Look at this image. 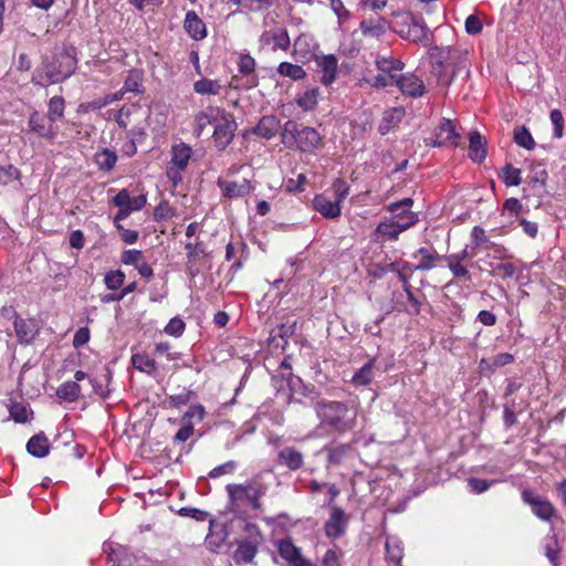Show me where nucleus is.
<instances>
[{"instance_id":"nucleus-51","label":"nucleus","mask_w":566,"mask_h":566,"mask_svg":"<svg viewBox=\"0 0 566 566\" xmlns=\"http://www.w3.org/2000/svg\"><path fill=\"white\" fill-rule=\"evenodd\" d=\"M502 480H491L486 481L479 478H469L468 479V488L474 494H481L488 491L493 484L501 482Z\"/></svg>"},{"instance_id":"nucleus-1","label":"nucleus","mask_w":566,"mask_h":566,"mask_svg":"<svg viewBox=\"0 0 566 566\" xmlns=\"http://www.w3.org/2000/svg\"><path fill=\"white\" fill-rule=\"evenodd\" d=\"M77 60L73 46H63L56 51L52 59L42 61L32 75V83L39 86H49L69 78L76 70Z\"/></svg>"},{"instance_id":"nucleus-50","label":"nucleus","mask_w":566,"mask_h":566,"mask_svg":"<svg viewBox=\"0 0 566 566\" xmlns=\"http://www.w3.org/2000/svg\"><path fill=\"white\" fill-rule=\"evenodd\" d=\"M123 90L125 92L140 93L142 92V74L137 70L129 71Z\"/></svg>"},{"instance_id":"nucleus-10","label":"nucleus","mask_w":566,"mask_h":566,"mask_svg":"<svg viewBox=\"0 0 566 566\" xmlns=\"http://www.w3.org/2000/svg\"><path fill=\"white\" fill-rule=\"evenodd\" d=\"M523 501L532 506V512L542 521H551V518L555 515V507L553 504L541 496H536L530 490H524L522 492Z\"/></svg>"},{"instance_id":"nucleus-21","label":"nucleus","mask_w":566,"mask_h":566,"mask_svg":"<svg viewBox=\"0 0 566 566\" xmlns=\"http://www.w3.org/2000/svg\"><path fill=\"white\" fill-rule=\"evenodd\" d=\"M318 71L321 75V82L328 86L335 82L337 76V59L334 55H324L317 61Z\"/></svg>"},{"instance_id":"nucleus-29","label":"nucleus","mask_w":566,"mask_h":566,"mask_svg":"<svg viewBox=\"0 0 566 566\" xmlns=\"http://www.w3.org/2000/svg\"><path fill=\"white\" fill-rule=\"evenodd\" d=\"M421 256L420 262L415 265L413 270L416 271H429L436 266V262L439 260H443V256H440L434 250L428 248H420L413 254V258Z\"/></svg>"},{"instance_id":"nucleus-31","label":"nucleus","mask_w":566,"mask_h":566,"mask_svg":"<svg viewBox=\"0 0 566 566\" xmlns=\"http://www.w3.org/2000/svg\"><path fill=\"white\" fill-rule=\"evenodd\" d=\"M28 452L35 458H44L49 454V440L43 432L33 436L27 443Z\"/></svg>"},{"instance_id":"nucleus-47","label":"nucleus","mask_w":566,"mask_h":566,"mask_svg":"<svg viewBox=\"0 0 566 566\" xmlns=\"http://www.w3.org/2000/svg\"><path fill=\"white\" fill-rule=\"evenodd\" d=\"M95 161L99 168L111 170L117 161V155L114 151L104 148L103 150L96 153Z\"/></svg>"},{"instance_id":"nucleus-3","label":"nucleus","mask_w":566,"mask_h":566,"mask_svg":"<svg viewBox=\"0 0 566 566\" xmlns=\"http://www.w3.org/2000/svg\"><path fill=\"white\" fill-rule=\"evenodd\" d=\"M392 31L401 39L426 48H431L434 42L433 32L420 14H398V20L392 24Z\"/></svg>"},{"instance_id":"nucleus-13","label":"nucleus","mask_w":566,"mask_h":566,"mask_svg":"<svg viewBox=\"0 0 566 566\" xmlns=\"http://www.w3.org/2000/svg\"><path fill=\"white\" fill-rule=\"evenodd\" d=\"M217 186L222 192V196L228 199H237L249 195L253 188L248 179L241 181H230L219 178Z\"/></svg>"},{"instance_id":"nucleus-30","label":"nucleus","mask_w":566,"mask_h":566,"mask_svg":"<svg viewBox=\"0 0 566 566\" xmlns=\"http://www.w3.org/2000/svg\"><path fill=\"white\" fill-rule=\"evenodd\" d=\"M375 63L377 69L388 76L398 75L397 72L402 71L405 67V63L402 61L390 55H377Z\"/></svg>"},{"instance_id":"nucleus-37","label":"nucleus","mask_w":566,"mask_h":566,"mask_svg":"<svg viewBox=\"0 0 566 566\" xmlns=\"http://www.w3.org/2000/svg\"><path fill=\"white\" fill-rule=\"evenodd\" d=\"M221 87L219 81L209 78H201L193 84L195 92L201 95H217Z\"/></svg>"},{"instance_id":"nucleus-27","label":"nucleus","mask_w":566,"mask_h":566,"mask_svg":"<svg viewBox=\"0 0 566 566\" xmlns=\"http://www.w3.org/2000/svg\"><path fill=\"white\" fill-rule=\"evenodd\" d=\"M386 558L394 566H401L403 558L402 542L396 536H388L385 543Z\"/></svg>"},{"instance_id":"nucleus-59","label":"nucleus","mask_w":566,"mask_h":566,"mask_svg":"<svg viewBox=\"0 0 566 566\" xmlns=\"http://www.w3.org/2000/svg\"><path fill=\"white\" fill-rule=\"evenodd\" d=\"M340 549H327L322 557V566H342L340 565Z\"/></svg>"},{"instance_id":"nucleus-62","label":"nucleus","mask_w":566,"mask_h":566,"mask_svg":"<svg viewBox=\"0 0 566 566\" xmlns=\"http://www.w3.org/2000/svg\"><path fill=\"white\" fill-rule=\"evenodd\" d=\"M406 297H407V304H405V311L409 314L417 315L420 312V302L417 300L415 294L411 292V290H407Z\"/></svg>"},{"instance_id":"nucleus-9","label":"nucleus","mask_w":566,"mask_h":566,"mask_svg":"<svg viewBox=\"0 0 566 566\" xmlns=\"http://www.w3.org/2000/svg\"><path fill=\"white\" fill-rule=\"evenodd\" d=\"M290 36L285 28L276 27L271 30H266L260 36L261 48L270 49L271 51H286L290 48Z\"/></svg>"},{"instance_id":"nucleus-46","label":"nucleus","mask_w":566,"mask_h":566,"mask_svg":"<svg viewBox=\"0 0 566 566\" xmlns=\"http://www.w3.org/2000/svg\"><path fill=\"white\" fill-rule=\"evenodd\" d=\"M64 108H65V103H64L63 97H61V96H53L49 101L48 115L46 116L51 120H53L55 123L56 120H59L60 118L63 117Z\"/></svg>"},{"instance_id":"nucleus-45","label":"nucleus","mask_w":566,"mask_h":566,"mask_svg":"<svg viewBox=\"0 0 566 566\" xmlns=\"http://www.w3.org/2000/svg\"><path fill=\"white\" fill-rule=\"evenodd\" d=\"M377 232L388 239L397 240L399 234L403 232V224H399L395 220L385 221L378 224Z\"/></svg>"},{"instance_id":"nucleus-22","label":"nucleus","mask_w":566,"mask_h":566,"mask_svg":"<svg viewBox=\"0 0 566 566\" xmlns=\"http://www.w3.org/2000/svg\"><path fill=\"white\" fill-rule=\"evenodd\" d=\"M322 451L326 453L327 468L338 467L349 455L352 446L348 443L327 446Z\"/></svg>"},{"instance_id":"nucleus-38","label":"nucleus","mask_w":566,"mask_h":566,"mask_svg":"<svg viewBox=\"0 0 566 566\" xmlns=\"http://www.w3.org/2000/svg\"><path fill=\"white\" fill-rule=\"evenodd\" d=\"M318 95H319L318 88L307 90L297 96L296 103L302 109L312 111L317 105Z\"/></svg>"},{"instance_id":"nucleus-64","label":"nucleus","mask_w":566,"mask_h":566,"mask_svg":"<svg viewBox=\"0 0 566 566\" xmlns=\"http://www.w3.org/2000/svg\"><path fill=\"white\" fill-rule=\"evenodd\" d=\"M465 31L469 34H479L482 31V22L476 15H469L465 20Z\"/></svg>"},{"instance_id":"nucleus-63","label":"nucleus","mask_w":566,"mask_h":566,"mask_svg":"<svg viewBox=\"0 0 566 566\" xmlns=\"http://www.w3.org/2000/svg\"><path fill=\"white\" fill-rule=\"evenodd\" d=\"M90 329L88 327H81L78 328L75 334H74V337H73V346L75 348H81L83 347L84 345H86L90 340Z\"/></svg>"},{"instance_id":"nucleus-54","label":"nucleus","mask_w":566,"mask_h":566,"mask_svg":"<svg viewBox=\"0 0 566 566\" xmlns=\"http://www.w3.org/2000/svg\"><path fill=\"white\" fill-rule=\"evenodd\" d=\"M11 418L19 423H25L29 420L30 410L20 402H14L9 408Z\"/></svg>"},{"instance_id":"nucleus-26","label":"nucleus","mask_w":566,"mask_h":566,"mask_svg":"<svg viewBox=\"0 0 566 566\" xmlns=\"http://www.w3.org/2000/svg\"><path fill=\"white\" fill-rule=\"evenodd\" d=\"M238 66L240 73L245 77L244 86L248 88L255 87L258 85V78L255 76V60L250 54H241L238 60Z\"/></svg>"},{"instance_id":"nucleus-28","label":"nucleus","mask_w":566,"mask_h":566,"mask_svg":"<svg viewBox=\"0 0 566 566\" xmlns=\"http://www.w3.org/2000/svg\"><path fill=\"white\" fill-rule=\"evenodd\" d=\"M281 128L280 120L275 116H263L254 128V134L265 138H273Z\"/></svg>"},{"instance_id":"nucleus-18","label":"nucleus","mask_w":566,"mask_h":566,"mask_svg":"<svg viewBox=\"0 0 566 566\" xmlns=\"http://www.w3.org/2000/svg\"><path fill=\"white\" fill-rule=\"evenodd\" d=\"M313 208L326 219H336L342 213V206L336 200L332 201L323 193L314 197Z\"/></svg>"},{"instance_id":"nucleus-11","label":"nucleus","mask_w":566,"mask_h":566,"mask_svg":"<svg viewBox=\"0 0 566 566\" xmlns=\"http://www.w3.org/2000/svg\"><path fill=\"white\" fill-rule=\"evenodd\" d=\"M103 552L107 555L108 566H133L134 564V556L123 545L105 542Z\"/></svg>"},{"instance_id":"nucleus-49","label":"nucleus","mask_w":566,"mask_h":566,"mask_svg":"<svg viewBox=\"0 0 566 566\" xmlns=\"http://www.w3.org/2000/svg\"><path fill=\"white\" fill-rule=\"evenodd\" d=\"M502 179L506 186H518L522 181L521 170L507 164L502 169Z\"/></svg>"},{"instance_id":"nucleus-41","label":"nucleus","mask_w":566,"mask_h":566,"mask_svg":"<svg viewBox=\"0 0 566 566\" xmlns=\"http://www.w3.org/2000/svg\"><path fill=\"white\" fill-rule=\"evenodd\" d=\"M134 368L146 374H153L156 370V361L147 354H134L132 356Z\"/></svg>"},{"instance_id":"nucleus-48","label":"nucleus","mask_w":566,"mask_h":566,"mask_svg":"<svg viewBox=\"0 0 566 566\" xmlns=\"http://www.w3.org/2000/svg\"><path fill=\"white\" fill-rule=\"evenodd\" d=\"M514 142L520 146L527 150H531L535 147L534 138L531 133L524 126L518 127L514 130Z\"/></svg>"},{"instance_id":"nucleus-2","label":"nucleus","mask_w":566,"mask_h":566,"mask_svg":"<svg viewBox=\"0 0 566 566\" xmlns=\"http://www.w3.org/2000/svg\"><path fill=\"white\" fill-rule=\"evenodd\" d=\"M313 408L321 426L328 427L336 432L344 433L356 424L355 416L350 415L344 402L321 399L313 402Z\"/></svg>"},{"instance_id":"nucleus-44","label":"nucleus","mask_w":566,"mask_h":566,"mask_svg":"<svg viewBox=\"0 0 566 566\" xmlns=\"http://www.w3.org/2000/svg\"><path fill=\"white\" fill-rule=\"evenodd\" d=\"M277 73L294 81L301 80L306 75L302 66L292 64L290 62L280 63L277 66Z\"/></svg>"},{"instance_id":"nucleus-34","label":"nucleus","mask_w":566,"mask_h":566,"mask_svg":"<svg viewBox=\"0 0 566 566\" xmlns=\"http://www.w3.org/2000/svg\"><path fill=\"white\" fill-rule=\"evenodd\" d=\"M81 395V386L76 381H65L56 390V396L65 401L73 402Z\"/></svg>"},{"instance_id":"nucleus-40","label":"nucleus","mask_w":566,"mask_h":566,"mask_svg":"<svg viewBox=\"0 0 566 566\" xmlns=\"http://www.w3.org/2000/svg\"><path fill=\"white\" fill-rule=\"evenodd\" d=\"M437 134L446 145H457V139L459 138V134L455 132L454 126L451 120L444 119L439 127L437 128Z\"/></svg>"},{"instance_id":"nucleus-52","label":"nucleus","mask_w":566,"mask_h":566,"mask_svg":"<svg viewBox=\"0 0 566 566\" xmlns=\"http://www.w3.org/2000/svg\"><path fill=\"white\" fill-rule=\"evenodd\" d=\"M20 178V170L13 165L0 166V185L7 186Z\"/></svg>"},{"instance_id":"nucleus-42","label":"nucleus","mask_w":566,"mask_h":566,"mask_svg":"<svg viewBox=\"0 0 566 566\" xmlns=\"http://www.w3.org/2000/svg\"><path fill=\"white\" fill-rule=\"evenodd\" d=\"M205 256H206L205 247H201L200 249H197L196 251L193 250V252H188L187 253V258H188L187 265H186L187 266V273L191 277H195V276H197L199 274V272H200L199 262Z\"/></svg>"},{"instance_id":"nucleus-19","label":"nucleus","mask_w":566,"mask_h":566,"mask_svg":"<svg viewBox=\"0 0 566 566\" xmlns=\"http://www.w3.org/2000/svg\"><path fill=\"white\" fill-rule=\"evenodd\" d=\"M389 29L392 30V24L382 17L365 19L360 22L361 33L368 38L378 39Z\"/></svg>"},{"instance_id":"nucleus-43","label":"nucleus","mask_w":566,"mask_h":566,"mask_svg":"<svg viewBox=\"0 0 566 566\" xmlns=\"http://www.w3.org/2000/svg\"><path fill=\"white\" fill-rule=\"evenodd\" d=\"M544 549H545V556L548 558V560L554 565H558V555L560 552V546L557 542L556 535H548L544 539Z\"/></svg>"},{"instance_id":"nucleus-61","label":"nucleus","mask_w":566,"mask_h":566,"mask_svg":"<svg viewBox=\"0 0 566 566\" xmlns=\"http://www.w3.org/2000/svg\"><path fill=\"white\" fill-rule=\"evenodd\" d=\"M154 214L156 219L166 220L175 216V210L170 207L168 201H161L156 207Z\"/></svg>"},{"instance_id":"nucleus-55","label":"nucleus","mask_w":566,"mask_h":566,"mask_svg":"<svg viewBox=\"0 0 566 566\" xmlns=\"http://www.w3.org/2000/svg\"><path fill=\"white\" fill-rule=\"evenodd\" d=\"M333 191L335 193V200L342 206V202L346 199L349 193V187L343 179H336L333 182Z\"/></svg>"},{"instance_id":"nucleus-7","label":"nucleus","mask_w":566,"mask_h":566,"mask_svg":"<svg viewBox=\"0 0 566 566\" xmlns=\"http://www.w3.org/2000/svg\"><path fill=\"white\" fill-rule=\"evenodd\" d=\"M237 123L233 116L226 111L214 124L213 138L219 150H224L233 139Z\"/></svg>"},{"instance_id":"nucleus-6","label":"nucleus","mask_w":566,"mask_h":566,"mask_svg":"<svg viewBox=\"0 0 566 566\" xmlns=\"http://www.w3.org/2000/svg\"><path fill=\"white\" fill-rule=\"evenodd\" d=\"M28 132L39 138L53 142L59 133V126L40 112H32L28 119Z\"/></svg>"},{"instance_id":"nucleus-56","label":"nucleus","mask_w":566,"mask_h":566,"mask_svg":"<svg viewBox=\"0 0 566 566\" xmlns=\"http://www.w3.org/2000/svg\"><path fill=\"white\" fill-rule=\"evenodd\" d=\"M489 243V238L483 228L475 226L471 231V249L476 250L481 244Z\"/></svg>"},{"instance_id":"nucleus-39","label":"nucleus","mask_w":566,"mask_h":566,"mask_svg":"<svg viewBox=\"0 0 566 566\" xmlns=\"http://www.w3.org/2000/svg\"><path fill=\"white\" fill-rule=\"evenodd\" d=\"M375 364V358L370 359L361 368H359L353 376V382L357 386H366L371 382L374 378L373 367Z\"/></svg>"},{"instance_id":"nucleus-57","label":"nucleus","mask_w":566,"mask_h":566,"mask_svg":"<svg viewBox=\"0 0 566 566\" xmlns=\"http://www.w3.org/2000/svg\"><path fill=\"white\" fill-rule=\"evenodd\" d=\"M235 469H237V462L228 461V462L220 464V465L216 467L214 469H212L208 475L211 479H216V478H219L224 474H231L235 471Z\"/></svg>"},{"instance_id":"nucleus-53","label":"nucleus","mask_w":566,"mask_h":566,"mask_svg":"<svg viewBox=\"0 0 566 566\" xmlns=\"http://www.w3.org/2000/svg\"><path fill=\"white\" fill-rule=\"evenodd\" d=\"M125 280V274L120 270L109 271L105 274L104 282L108 290L119 289Z\"/></svg>"},{"instance_id":"nucleus-15","label":"nucleus","mask_w":566,"mask_h":566,"mask_svg":"<svg viewBox=\"0 0 566 566\" xmlns=\"http://www.w3.org/2000/svg\"><path fill=\"white\" fill-rule=\"evenodd\" d=\"M396 85L402 94L410 97H420L426 90L423 81L412 73L398 75Z\"/></svg>"},{"instance_id":"nucleus-16","label":"nucleus","mask_w":566,"mask_h":566,"mask_svg":"<svg viewBox=\"0 0 566 566\" xmlns=\"http://www.w3.org/2000/svg\"><path fill=\"white\" fill-rule=\"evenodd\" d=\"M13 327L20 344L31 343L38 334L36 323L24 319L19 314H13Z\"/></svg>"},{"instance_id":"nucleus-5","label":"nucleus","mask_w":566,"mask_h":566,"mask_svg":"<svg viewBox=\"0 0 566 566\" xmlns=\"http://www.w3.org/2000/svg\"><path fill=\"white\" fill-rule=\"evenodd\" d=\"M226 491L231 511H237L242 504H250L252 509L261 507V497L268 492V485L261 479H252L242 484H228Z\"/></svg>"},{"instance_id":"nucleus-4","label":"nucleus","mask_w":566,"mask_h":566,"mask_svg":"<svg viewBox=\"0 0 566 566\" xmlns=\"http://www.w3.org/2000/svg\"><path fill=\"white\" fill-rule=\"evenodd\" d=\"M322 140V135L315 128L298 125L294 120H287L282 128L283 144L302 153L318 149L323 145Z\"/></svg>"},{"instance_id":"nucleus-36","label":"nucleus","mask_w":566,"mask_h":566,"mask_svg":"<svg viewBox=\"0 0 566 566\" xmlns=\"http://www.w3.org/2000/svg\"><path fill=\"white\" fill-rule=\"evenodd\" d=\"M443 261L447 263L448 269L450 270L454 277L471 281V274L468 268L462 264V261L451 255H444Z\"/></svg>"},{"instance_id":"nucleus-23","label":"nucleus","mask_w":566,"mask_h":566,"mask_svg":"<svg viewBox=\"0 0 566 566\" xmlns=\"http://www.w3.org/2000/svg\"><path fill=\"white\" fill-rule=\"evenodd\" d=\"M469 157L478 164L486 157V139L479 132H471L469 135Z\"/></svg>"},{"instance_id":"nucleus-32","label":"nucleus","mask_w":566,"mask_h":566,"mask_svg":"<svg viewBox=\"0 0 566 566\" xmlns=\"http://www.w3.org/2000/svg\"><path fill=\"white\" fill-rule=\"evenodd\" d=\"M191 155L192 149L187 144L180 143L174 145L171 149V166H175L179 169H185L188 166Z\"/></svg>"},{"instance_id":"nucleus-58","label":"nucleus","mask_w":566,"mask_h":566,"mask_svg":"<svg viewBox=\"0 0 566 566\" xmlns=\"http://www.w3.org/2000/svg\"><path fill=\"white\" fill-rule=\"evenodd\" d=\"M551 120L554 126V137L562 138L563 137V128H564V117L560 111L553 109L551 112Z\"/></svg>"},{"instance_id":"nucleus-60","label":"nucleus","mask_w":566,"mask_h":566,"mask_svg":"<svg viewBox=\"0 0 566 566\" xmlns=\"http://www.w3.org/2000/svg\"><path fill=\"white\" fill-rule=\"evenodd\" d=\"M185 331V323L182 319L178 318V317H174L169 321V323L167 324V326L165 327V332L168 334V335H171V336H175V337H178L180 336Z\"/></svg>"},{"instance_id":"nucleus-8","label":"nucleus","mask_w":566,"mask_h":566,"mask_svg":"<svg viewBox=\"0 0 566 566\" xmlns=\"http://www.w3.org/2000/svg\"><path fill=\"white\" fill-rule=\"evenodd\" d=\"M349 516L339 506H332L327 521L324 524L325 535L331 539L342 537L347 530Z\"/></svg>"},{"instance_id":"nucleus-17","label":"nucleus","mask_w":566,"mask_h":566,"mask_svg":"<svg viewBox=\"0 0 566 566\" xmlns=\"http://www.w3.org/2000/svg\"><path fill=\"white\" fill-rule=\"evenodd\" d=\"M223 108L217 106H208L195 115V134L199 137L208 125H213L221 116Z\"/></svg>"},{"instance_id":"nucleus-25","label":"nucleus","mask_w":566,"mask_h":566,"mask_svg":"<svg viewBox=\"0 0 566 566\" xmlns=\"http://www.w3.org/2000/svg\"><path fill=\"white\" fill-rule=\"evenodd\" d=\"M405 116V109L402 107H394L387 109L378 126L380 135H387L391 129L398 126Z\"/></svg>"},{"instance_id":"nucleus-14","label":"nucleus","mask_w":566,"mask_h":566,"mask_svg":"<svg viewBox=\"0 0 566 566\" xmlns=\"http://www.w3.org/2000/svg\"><path fill=\"white\" fill-rule=\"evenodd\" d=\"M279 553L291 566H314L310 559L302 555L300 548L291 539H282L279 543Z\"/></svg>"},{"instance_id":"nucleus-24","label":"nucleus","mask_w":566,"mask_h":566,"mask_svg":"<svg viewBox=\"0 0 566 566\" xmlns=\"http://www.w3.org/2000/svg\"><path fill=\"white\" fill-rule=\"evenodd\" d=\"M280 464L292 471L301 469L304 464L303 454L293 447H285L277 453Z\"/></svg>"},{"instance_id":"nucleus-33","label":"nucleus","mask_w":566,"mask_h":566,"mask_svg":"<svg viewBox=\"0 0 566 566\" xmlns=\"http://www.w3.org/2000/svg\"><path fill=\"white\" fill-rule=\"evenodd\" d=\"M258 552L256 546L249 541L240 542L238 548L233 553L235 563H251Z\"/></svg>"},{"instance_id":"nucleus-35","label":"nucleus","mask_w":566,"mask_h":566,"mask_svg":"<svg viewBox=\"0 0 566 566\" xmlns=\"http://www.w3.org/2000/svg\"><path fill=\"white\" fill-rule=\"evenodd\" d=\"M313 39L307 34L297 36L293 44V55L295 57L306 59L312 53Z\"/></svg>"},{"instance_id":"nucleus-20","label":"nucleus","mask_w":566,"mask_h":566,"mask_svg":"<svg viewBox=\"0 0 566 566\" xmlns=\"http://www.w3.org/2000/svg\"><path fill=\"white\" fill-rule=\"evenodd\" d=\"M184 28L188 35L196 41L203 40L207 36L206 24L195 11L186 13Z\"/></svg>"},{"instance_id":"nucleus-12","label":"nucleus","mask_w":566,"mask_h":566,"mask_svg":"<svg viewBox=\"0 0 566 566\" xmlns=\"http://www.w3.org/2000/svg\"><path fill=\"white\" fill-rule=\"evenodd\" d=\"M412 203L413 201L411 198H405L388 207V209L396 214L395 221L399 224H403V231L416 224L418 221V216L410 211Z\"/></svg>"}]
</instances>
